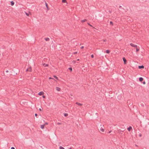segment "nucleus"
<instances>
[{
	"mask_svg": "<svg viewBox=\"0 0 149 149\" xmlns=\"http://www.w3.org/2000/svg\"><path fill=\"white\" fill-rule=\"evenodd\" d=\"M48 66V64H46L45 66Z\"/></svg>",
	"mask_w": 149,
	"mask_h": 149,
	"instance_id": "40",
	"label": "nucleus"
},
{
	"mask_svg": "<svg viewBox=\"0 0 149 149\" xmlns=\"http://www.w3.org/2000/svg\"><path fill=\"white\" fill-rule=\"evenodd\" d=\"M121 6H119V8H121Z\"/></svg>",
	"mask_w": 149,
	"mask_h": 149,
	"instance_id": "41",
	"label": "nucleus"
},
{
	"mask_svg": "<svg viewBox=\"0 0 149 149\" xmlns=\"http://www.w3.org/2000/svg\"><path fill=\"white\" fill-rule=\"evenodd\" d=\"M59 149H65L62 146H60L59 147Z\"/></svg>",
	"mask_w": 149,
	"mask_h": 149,
	"instance_id": "18",
	"label": "nucleus"
},
{
	"mask_svg": "<svg viewBox=\"0 0 149 149\" xmlns=\"http://www.w3.org/2000/svg\"><path fill=\"white\" fill-rule=\"evenodd\" d=\"M77 60L79 61V59H78Z\"/></svg>",
	"mask_w": 149,
	"mask_h": 149,
	"instance_id": "44",
	"label": "nucleus"
},
{
	"mask_svg": "<svg viewBox=\"0 0 149 149\" xmlns=\"http://www.w3.org/2000/svg\"><path fill=\"white\" fill-rule=\"evenodd\" d=\"M139 136H141V134H139Z\"/></svg>",
	"mask_w": 149,
	"mask_h": 149,
	"instance_id": "36",
	"label": "nucleus"
},
{
	"mask_svg": "<svg viewBox=\"0 0 149 149\" xmlns=\"http://www.w3.org/2000/svg\"><path fill=\"white\" fill-rule=\"evenodd\" d=\"M123 60L124 61V63L125 64H126V62H127L126 59V58H125V57H123Z\"/></svg>",
	"mask_w": 149,
	"mask_h": 149,
	"instance_id": "2",
	"label": "nucleus"
},
{
	"mask_svg": "<svg viewBox=\"0 0 149 149\" xmlns=\"http://www.w3.org/2000/svg\"><path fill=\"white\" fill-rule=\"evenodd\" d=\"M69 149H72L71 148H70Z\"/></svg>",
	"mask_w": 149,
	"mask_h": 149,
	"instance_id": "42",
	"label": "nucleus"
},
{
	"mask_svg": "<svg viewBox=\"0 0 149 149\" xmlns=\"http://www.w3.org/2000/svg\"><path fill=\"white\" fill-rule=\"evenodd\" d=\"M143 84H146V82L145 81H143Z\"/></svg>",
	"mask_w": 149,
	"mask_h": 149,
	"instance_id": "31",
	"label": "nucleus"
},
{
	"mask_svg": "<svg viewBox=\"0 0 149 149\" xmlns=\"http://www.w3.org/2000/svg\"><path fill=\"white\" fill-rule=\"evenodd\" d=\"M45 124H46V125H47L48 124V123L47 122H46L45 123Z\"/></svg>",
	"mask_w": 149,
	"mask_h": 149,
	"instance_id": "38",
	"label": "nucleus"
},
{
	"mask_svg": "<svg viewBox=\"0 0 149 149\" xmlns=\"http://www.w3.org/2000/svg\"><path fill=\"white\" fill-rule=\"evenodd\" d=\"M26 15H27V16H29V13H26Z\"/></svg>",
	"mask_w": 149,
	"mask_h": 149,
	"instance_id": "24",
	"label": "nucleus"
},
{
	"mask_svg": "<svg viewBox=\"0 0 149 149\" xmlns=\"http://www.w3.org/2000/svg\"><path fill=\"white\" fill-rule=\"evenodd\" d=\"M26 71H27L31 72V68H28L26 69Z\"/></svg>",
	"mask_w": 149,
	"mask_h": 149,
	"instance_id": "5",
	"label": "nucleus"
},
{
	"mask_svg": "<svg viewBox=\"0 0 149 149\" xmlns=\"http://www.w3.org/2000/svg\"><path fill=\"white\" fill-rule=\"evenodd\" d=\"M44 39L45 40L47 41H49V39L48 38H45Z\"/></svg>",
	"mask_w": 149,
	"mask_h": 149,
	"instance_id": "6",
	"label": "nucleus"
},
{
	"mask_svg": "<svg viewBox=\"0 0 149 149\" xmlns=\"http://www.w3.org/2000/svg\"><path fill=\"white\" fill-rule=\"evenodd\" d=\"M64 115L66 117L68 116V113H65Z\"/></svg>",
	"mask_w": 149,
	"mask_h": 149,
	"instance_id": "20",
	"label": "nucleus"
},
{
	"mask_svg": "<svg viewBox=\"0 0 149 149\" xmlns=\"http://www.w3.org/2000/svg\"><path fill=\"white\" fill-rule=\"evenodd\" d=\"M39 111H42V109H40H40H39Z\"/></svg>",
	"mask_w": 149,
	"mask_h": 149,
	"instance_id": "30",
	"label": "nucleus"
},
{
	"mask_svg": "<svg viewBox=\"0 0 149 149\" xmlns=\"http://www.w3.org/2000/svg\"><path fill=\"white\" fill-rule=\"evenodd\" d=\"M11 149H15V148L14 147H12Z\"/></svg>",
	"mask_w": 149,
	"mask_h": 149,
	"instance_id": "28",
	"label": "nucleus"
},
{
	"mask_svg": "<svg viewBox=\"0 0 149 149\" xmlns=\"http://www.w3.org/2000/svg\"><path fill=\"white\" fill-rule=\"evenodd\" d=\"M87 21V20L86 19H84V20H81V22L82 23L83 22H85L86 21Z\"/></svg>",
	"mask_w": 149,
	"mask_h": 149,
	"instance_id": "13",
	"label": "nucleus"
},
{
	"mask_svg": "<svg viewBox=\"0 0 149 149\" xmlns=\"http://www.w3.org/2000/svg\"><path fill=\"white\" fill-rule=\"evenodd\" d=\"M100 130L102 132H104V130L103 128H101V129H100Z\"/></svg>",
	"mask_w": 149,
	"mask_h": 149,
	"instance_id": "19",
	"label": "nucleus"
},
{
	"mask_svg": "<svg viewBox=\"0 0 149 149\" xmlns=\"http://www.w3.org/2000/svg\"><path fill=\"white\" fill-rule=\"evenodd\" d=\"M130 45L131 46L133 47H137L136 45H134L132 43H130Z\"/></svg>",
	"mask_w": 149,
	"mask_h": 149,
	"instance_id": "1",
	"label": "nucleus"
},
{
	"mask_svg": "<svg viewBox=\"0 0 149 149\" xmlns=\"http://www.w3.org/2000/svg\"><path fill=\"white\" fill-rule=\"evenodd\" d=\"M56 89L58 91H60L61 90V88H60L57 87H56Z\"/></svg>",
	"mask_w": 149,
	"mask_h": 149,
	"instance_id": "8",
	"label": "nucleus"
},
{
	"mask_svg": "<svg viewBox=\"0 0 149 149\" xmlns=\"http://www.w3.org/2000/svg\"><path fill=\"white\" fill-rule=\"evenodd\" d=\"M6 72H8V70H7L6 71Z\"/></svg>",
	"mask_w": 149,
	"mask_h": 149,
	"instance_id": "35",
	"label": "nucleus"
},
{
	"mask_svg": "<svg viewBox=\"0 0 149 149\" xmlns=\"http://www.w3.org/2000/svg\"><path fill=\"white\" fill-rule=\"evenodd\" d=\"M57 124H58V125H60V124H61V123H58Z\"/></svg>",
	"mask_w": 149,
	"mask_h": 149,
	"instance_id": "39",
	"label": "nucleus"
},
{
	"mask_svg": "<svg viewBox=\"0 0 149 149\" xmlns=\"http://www.w3.org/2000/svg\"><path fill=\"white\" fill-rule=\"evenodd\" d=\"M68 69L70 70L71 71L72 70V68L71 67L69 68Z\"/></svg>",
	"mask_w": 149,
	"mask_h": 149,
	"instance_id": "21",
	"label": "nucleus"
},
{
	"mask_svg": "<svg viewBox=\"0 0 149 149\" xmlns=\"http://www.w3.org/2000/svg\"><path fill=\"white\" fill-rule=\"evenodd\" d=\"M106 52L107 53V54H109V53L110 52V51L109 50H106Z\"/></svg>",
	"mask_w": 149,
	"mask_h": 149,
	"instance_id": "14",
	"label": "nucleus"
},
{
	"mask_svg": "<svg viewBox=\"0 0 149 149\" xmlns=\"http://www.w3.org/2000/svg\"><path fill=\"white\" fill-rule=\"evenodd\" d=\"M91 57L92 58H93L94 57V55L93 54H92L91 55Z\"/></svg>",
	"mask_w": 149,
	"mask_h": 149,
	"instance_id": "25",
	"label": "nucleus"
},
{
	"mask_svg": "<svg viewBox=\"0 0 149 149\" xmlns=\"http://www.w3.org/2000/svg\"><path fill=\"white\" fill-rule=\"evenodd\" d=\"M76 104L79 105V106H81L82 105V104H81V103L78 102H76Z\"/></svg>",
	"mask_w": 149,
	"mask_h": 149,
	"instance_id": "7",
	"label": "nucleus"
},
{
	"mask_svg": "<svg viewBox=\"0 0 149 149\" xmlns=\"http://www.w3.org/2000/svg\"><path fill=\"white\" fill-rule=\"evenodd\" d=\"M35 115L36 116H38V114L37 113H35Z\"/></svg>",
	"mask_w": 149,
	"mask_h": 149,
	"instance_id": "29",
	"label": "nucleus"
},
{
	"mask_svg": "<svg viewBox=\"0 0 149 149\" xmlns=\"http://www.w3.org/2000/svg\"><path fill=\"white\" fill-rule=\"evenodd\" d=\"M136 48V51L137 52L138 51H139V49H138L137 47Z\"/></svg>",
	"mask_w": 149,
	"mask_h": 149,
	"instance_id": "17",
	"label": "nucleus"
},
{
	"mask_svg": "<svg viewBox=\"0 0 149 149\" xmlns=\"http://www.w3.org/2000/svg\"><path fill=\"white\" fill-rule=\"evenodd\" d=\"M111 131H109V133H111Z\"/></svg>",
	"mask_w": 149,
	"mask_h": 149,
	"instance_id": "37",
	"label": "nucleus"
},
{
	"mask_svg": "<svg viewBox=\"0 0 149 149\" xmlns=\"http://www.w3.org/2000/svg\"><path fill=\"white\" fill-rule=\"evenodd\" d=\"M11 5L12 6L14 5V2L13 1H11Z\"/></svg>",
	"mask_w": 149,
	"mask_h": 149,
	"instance_id": "15",
	"label": "nucleus"
},
{
	"mask_svg": "<svg viewBox=\"0 0 149 149\" xmlns=\"http://www.w3.org/2000/svg\"><path fill=\"white\" fill-rule=\"evenodd\" d=\"M54 78H55L57 79H58V77L56 76H54Z\"/></svg>",
	"mask_w": 149,
	"mask_h": 149,
	"instance_id": "23",
	"label": "nucleus"
},
{
	"mask_svg": "<svg viewBox=\"0 0 149 149\" xmlns=\"http://www.w3.org/2000/svg\"><path fill=\"white\" fill-rule=\"evenodd\" d=\"M45 5H46V7L47 10H49V8H48V4H47L46 3H45Z\"/></svg>",
	"mask_w": 149,
	"mask_h": 149,
	"instance_id": "12",
	"label": "nucleus"
},
{
	"mask_svg": "<svg viewBox=\"0 0 149 149\" xmlns=\"http://www.w3.org/2000/svg\"><path fill=\"white\" fill-rule=\"evenodd\" d=\"M44 93L43 92L41 91L38 93V95H43Z\"/></svg>",
	"mask_w": 149,
	"mask_h": 149,
	"instance_id": "3",
	"label": "nucleus"
},
{
	"mask_svg": "<svg viewBox=\"0 0 149 149\" xmlns=\"http://www.w3.org/2000/svg\"><path fill=\"white\" fill-rule=\"evenodd\" d=\"M67 2V1L66 0H62V3H66Z\"/></svg>",
	"mask_w": 149,
	"mask_h": 149,
	"instance_id": "16",
	"label": "nucleus"
},
{
	"mask_svg": "<svg viewBox=\"0 0 149 149\" xmlns=\"http://www.w3.org/2000/svg\"><path fill=\"white\" fill-rule=\"evenodd\" d=\"M77 53V52H74L73 53L74 54H76Z\"/></svg>",
	"mask_w": 149,
	"mask_h": 149,
	"instance_id": "27",
	"label": "nucleus"
},
{
	"mask_svg": "<svg viewBox=\"0 0 149 149\" xmlns=\"http://www.w3.org/2000/svg\"><path fill=\"white\" fill-rule=\"evenodd\" d=\"M106 41V39H104V40H103V41H104V42H105V41Z\"/></svg>",
	"mask_w": 149,
	"mask_h": 149,
	"instance_id": "33",
	"label": "nucleus"
},
{
	"mask_svg": "<svg viewBox=\"0 0 149 149\" xmlns=\"http://www.w3.org/2000/svg\"><path fill=\"white\" fill-rule=\"evenodd\" d=\"M88 24L91 26H92V25H91L89 23H88Z\"/></svg>",
	"mask_w": 149,
	"mask_h": 149,
	"instance_id": "26",
	"label": "nucleus"
},
{
	"mask_svg": "<svg viewBox=\"0 0 149 149\" xmlns=\"http://www.w3.org/2000/svg\"><path fill=\"white\" fill-rule=\"evenodd\" d=\"M139 69H141V68H144V66L143 65H141V66H139Z\"/></svg>",
	"mask_w": 149,
	"mask_h": 149,
	"instance_id": "4",
	"label": "nucleus"
},
{
	"mask_svg": "<svg viewBox=\"0 0 149 149\" xmlns=\"http://www.w3.org/2000/svg\"><path fill=\"white\" fill-rule=\"evenodd\" d=\"M45 124L41 125V128L42 129L44 128V127H45Z\"/></svg>",
	"mask_w": 149,
	"mask_h": 149,
	"instance_id": "11",
	"label": "nucleus"
},
{
	"mask_svg": "<svg viewBox=\"0 0 149 149\" xmlns=\"http://www.w3.org/2000/svg\"><path fill=\"white\" fill-rule=\"evenodd\" d=\"M110 13H111V12L110 11H109Z\"/></svg>",
	"mask_w": 149,
	"mask_h": 149,
	"instance_id": "43",
	"label": "nucleus"
},
{
	"mask_svg": "<svg viewBox=\"0 0 149 149\" xmlns=\"http://www.w3.org/2000/svg\"><path fill=\"white\" fill-rule=\"evenodd\" d=\"M84 47V46H82L81 47V49H83Z\"/></svg>",
	"mask_w": 149,
	"mask_h": 149,
	"instance_id": "34",
	"label": "nucleus"
},
{
	"mask_svg": "<svg viewBox=\"0 0 149 149\" xmlns=\"http://www.w3.org/2000/svg\"><path fill=\"white\" fill-rule=\"evenodd\" d=\"M132 129V127L130 126V127H129L128 128H127V130H128L129 131H130Z\"/></svg>",
	"mask_w": 149,
	"mask_h": 149,
	"instance_id": "10",
	"label": "nucleus"
},
{
	"mask_svg": "<svg viewBox=\"0 0 149 149\" xmlns=\"http://www.w3.org/2000/svg\"><path fill=\"white\" fill-rule=\"evenodd\" d=\"M42 97L43 98H45V95H43L42 96Z\"/></svg>",
	"mask_w": 149,
	"mask_h": 149,
	"instance_id": "32",
	"label": "nucleus"
},
{
	"mask_svg": "<svg viewBox=\"0 0 149 149\" xmlns=\"http://www.w3.org/2000/svg\"><path fill=\"white\" fill-rule=\"evenodd\" d=\"M143 80V79L142 77H141L139 78V81H142Z\"/></svg>",
	"mask_w": 149,
	"mask_h": 149,
	"instance_id": "9",
	"label": "nucleus"
},
{
	"mask_svg": "<svg viewBox=\"0 0 149 149\" xmlns=\"http://www.w3.org/2000/svg\"><path fill=\"white\" fill-rule=\"evenodd\" d=\"M110 24L112 25H113V22L112 21H111L110 22Z\"/></svg>",
	"mask_w": 149,
	"mask_h": 149,
	"instance_id": "22",
	"label": "nucleus"
}]
</instances>
